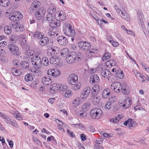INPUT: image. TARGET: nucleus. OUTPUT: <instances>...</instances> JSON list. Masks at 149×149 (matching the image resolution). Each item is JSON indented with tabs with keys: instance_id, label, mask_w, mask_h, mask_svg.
I'll return each instance as SVG.
<instances>
[{
	"instance_id": "obj_38",
	"label": "nucleus",
	"mask_w": 149,
	"mask_h": 149,
	"mask_svg": "<svg viewBox=\"0 0 149 149\" xmlns=\"http://www.w3.org/2000/svg\"><path fill=\"white\" fill-rule=\"evenodd\" d=\"M73 106L75 107V108L79 105L80 104V99L79 98H76L74 100V101L73 102Z\"/></svg>"
},
{
	"instance_id": "obj_25",
	"label": "nucleus",
	"mask_w": 149,
	"mask_h": 149,
	"mask_svg": "<svg viewBox=\"0 0 149 149\" xmlns=\"http://www.w3.org/2000/svg\"><path fill=\"white\" fill-rule=\"evenodd\" d=\"M10 4L9 0H0V5L3 7H6Z\"/></svg>"
},
{
	"instance_id": "obj_5",
	"label": "nucleus",
	"mask_w": 149,
	"mask_h": 149,
	"mask_svg": "<svg viewBox=\"0 0 149 149\" xmlns=\"http://www.w3.org/2000/svg\"><path fill=\"white\" fill-rule=\"evenodd\" d=\"M46 12L45 8L41 7L38 9L35 13V16L38 20H40L44 18Z\"/></svg>"
},
{
	"instance_id": "obj_39",
	"label": "nucleus",
	"mask_w": 149,
	"mask_h": 149,
	"mask_svg": "<svg viewBox=\"0 0 149 149\" xmlns=\"http://www.w3.org/2000/svg\"><path fill=\"white\" fill-rule=\"evenodd\" d=\"M48 13H50L51 14H54L56 11V7L55 6H53L52 7H50L47 10Z\"/></svg>"
},
{
	"instance_id": "obj_10",
	"label": "nucleus",
	"mask_w": 149,
	"mask_h": 149,
	"mask_svg": "<svg viewBox=\"0 0 149 149\" xmlns=\"http://www.w3.org/2000/svg\"><path fill=\"white\" fill-rule=\"evenodd\" d=\"M13 29H14L15 32L21 33L23 31L24 29V26L17 22L15 23L12 25Z\"/></svg>"
},
{
	"instance_id": "obj_2",
	"label": "nucleus",
	"mask_w": 149,
	"mask_h": 149,
	"mask_svg": "<svg viewBox=\"0 0 149 149\" xmlns=\"http://www.w3.org/2000/svg\"><path fill=\"white\" fill-rule=\"evenodd\" d=\"M42 56L39 55L34 56L31 59V62L33 67L36 68H40L42 66Z\"/></svg>"
},
{
	"instance_id": "obj_45",
	"label": "nucleus",
	"mask_w": 149,
	"mask_h": 149,
	"mask_svg": "<svg viewBox=\"0 0 149 149\" xmlns=\"http://www.w3.org/2000/svg\"><path fill=\"white\" fill-rule=\"evenodd\" d=\"M60 74L59 70L54 69L53 73L52 74V77H56L59 76Z\"/></svg>"
},
{
	"instance_id": "obj_37",
	"label": "nucleus",
	"mask_w": 149,
	"mask_h": 149,
	"mask_svg": "<svg viewBox=\"0 0 149 149\" xmlns=\"http://www.w3.org/2000/svg\"><path fill=\"white\" fill-rule=\"evenodd\" d=\"M15 17L17 21L19 20L22 19L23 17L22 14L19 11H17L14 14Z\"/></svg>"
},
{
	"instance_id": "obj_30",
	"label": "nucleus",
	"mask_w": 149,
	"mask_h": 149,
	"mask_svg": "<svg viewBox=\"0 0 149 149\" xmlns=\"http://www.w3.org/2000/svg\"><path fill=\"white\" fill-rule=\"evenodd\" d=\"M5 33L7 35H9L12 32L11 27L10 26H5L4 28Z\"/></svg>"
},
{
	"instance_id": "obj_21",
	"label": "nucleus",
	"mask_w": 149,
	"mask_h": 149,
	"mask_svg": "<svg viewBox=\"0 0 149 149\" xmlns=\"http://www.w3.org/2000/svg\"><path fill=\"white\" fill-rule=\"evenodd\" d=\"M42 81L43 84L48 86L51 84L52 81L51 77H45L42 79Z\"/></svg>"
},
{
	"instance_id": "obj_22",
	"label": "nucleus",
	"mask_w": 149,
	"mask_h": 149,
	"mask_svg": "<svg viewBox=\"0 0 149 149\" xmlns=\"http://www.w3.org/2000/svg\"><path fill=\"white\" fill-rule=\"evenodd\" d=\"M57 48V47H53L47 50V53L48 55H50L51 56H54L57 54V52L56 50V49Z\"/></svg>"
},
{
	"instance_id": "obj_36",
	"label": "nucleus",
	"mask_w": 149,
	"mask_h": 149,
	"mask_svg": "<svg viewBox=\"0 0 149 149\" xmlns=\"http://www.w3.org/2000/svg\"><path fill=\"white\" fill-rule=\"evenodd\" d=\"M93 99L92 100V102L93 104L96 105L98 104L100 101V97L99 96H93Z\"/></svg>"
},
{
	"instance_id": "obj_59",
	"label": "nucleus",
	"mask_w": 149,
	"mask_h": 149,
	"mask_svg": "<svg viewBox=\"0 0 149 149\" xmlns=\"http://www.w3.org/2000/svg\"><path fill=\"white\" fill-rule=\"evenodd\" d=\"M13 64L16 67L19 66L20 64V63H19L18 61L16 60H14L13 62Z\"/></svg>"
},
{
	"instance_id": "obj_43",
	"label": "nucleus",
	"mask_w": 149,
	"mask_h": 149,
	"mask_svg": "<svg viewBox=\"0 0 149 149\" xmlns=\"http://www.w3.org/2000/svg\"><path fill=\"white\" fill-rule=\"evenodd\" d=\"M75 59H78V60H80L81 58L83 57L82 54L79 52H77V53L75 52Z\"/></svg>"
},
{
	"instance_id": "obj_17",
	"label": "nucleus",
	"mask_w": 149,
	"mask_h": 149,
	"mask_svg": "<svg viewBox=\"0 0 149 149\" xmlns=\"http://www.w3.org/2000/svg\"><path fill=\"white\" fill-rule=\"evenodd\" d=\"M100 81V78L97 75L94 74L91 76L90 80V82L92 84L95 83H98Z\"/></svg>"
},
{
	"instance_id": "obj_29",
	"label": "nucleus",
	"mask_w": 149,
	"mask_h": 149,
	"mask_svg": "<svg viewBox=\"0 0 149 149\" xmlns=\"http://www.w3.org/2000/svg\"><path fill=\"white\" fill-rule=\"evenodd\" d=\"M48 37H42L40 39V40L39 41V44L41 46H44L46 45V43L48 39Z\"/></svg>"
},
{
	"instance_id": "obj_18",
	"label": "nucleus",
	"mask_w": 149,
	"mask_h": 149,
	"mask_svg": "<svg viewBox=\"0 0 149 149\" xmlns=\"http://www.w3.org/2000/svg\"><path fill=\"white\" fill-rule=\"evenodd\" d=\"M120 91L125 95H128L130 91L129 86L126 84H122Z\"/></svg>"
},
{
	"instance_id": "obj_1",
	"label": "nucleus",
	"mask_w": 149,
	"mask_h": 149,
	"mask_svg": "<svg viewBox=\"0 0 149 149\" xmlns=\"http://www.w3.org/2000/svg\"><path fill=\"white\" fill-rule=\"evenodd\" d=\"M63 31L66 35L71 37H73L75 35V32L73 28L69 24H66L63 27Z\"/></svg>"
},
{
	"instance_id": "obj_40",
	"label": "nucleus",
	"mask_w": 149,
	"mask_h": 149,
	"mask_svg": "<svg viewBox=\"0 0 149 149\" xmlns=\"http://www.w3.org/2000/svg\"><path fill=\"white\" fill-rule=\"evenodd\" d=\"M54 16L52 14L50 13H48L46 15V18L47 21L49 22L51 21L52 20L54 19Z\"/></svg>"
},
{
	"instance_id": "obj_42",
	"label": "nucleus",
	"mask_w": 149,
	"mask_h": 149,
	"mask_svg": "<svg viewBox=\"0 0 149 149\" xmlns=\"http://www.w3.org/2000/svg\"><path fill=\"white\" fill-rule=\"evenodd\" d=\"M115 75L116 77L120 79H122L123 77V73L122 70L120 71H118V72H116L115 74Z\"/></svg>"
},
{
	"instance_id": "obj_15",
	"label": "nucleus",
	"mask_w": 149,
	"mask_h": 149,
	"mask_svg": "<svg viewBox=\"0 0 149 149\" xmlns=\"http://www.w3.org/2000/svg\"><path fill=\"white\" fill-rule=\"evenodd\" d=\"M75 52H72L67 57L66 60L68 63L71 64L74 63L75 61Z\"/></svg>"
},
{
	"instance_id": "obj_28",
	"label": "nucleus",
	"mask_w": 149,
	"mask_h": 149,
	"mask_svg": "<svg viewBox=\"0 0 149 149\" xmlns=\"http://www.w3.org/2000/svg\"><path fill=\"white\" fill-rule=\"evenodd\" d=\"M20 65L22 68L23 69H26L29 68V64L28 62L25 61H22L20 63Z\"/></svg>"
},
{
	"instance_id": "obj_32",
	"label": "nucleus",
	"mask_w": 149,
	"mask_h": 149,
	"mask_svg": "<svg viewBox=\"0 0 149 149\" xmlns=\"http://www.w3.org/2000/svg\"><path fill=\"white\" fill-rule=\"evenodd\" d=\"M106 65L109 68H111V67L114 66L116 65V63L113 60H109L108 61H107L106 63Z\"/></svg>"
},
{
	"instance_id": "obj_26",
	"label": "nucleus",
	"mask_w": 149,
	"mask_h": 149,
	"mask_svg": "<svg viewBox=\"0 0 149 149\" xmlns=\"http://www.w3.org/2000/svg\"><path fill=\"white\" fill-rule=\"evenodd\" d=\"M44 36L43 33H42L41 32L39 31H36L33 34V36L35 38H37L38 39H40L42 37H43Z\"/></svg>"
},
{
	"instance_id": "obj_58",
	"label": "nucleus",
	"mask_w": 149,
	"mask_h": 149,
	"mask_svg": "<svg viewBox=\"0 0 149 149\" xmlns=\"http://www.w3.org/2000/svg\"><path fill=\"white\" fill-rule=\"evenodd\" d=\"M112 103H111V102L109 101L107 102L105 105V108H107L108 109H109L111 107Z\"/></svg>"
},
{
	"instance_id": "obj_11",
	"label": "nucleus",
	"mask_w": 149,
	"mask_h": 149,
	"mask_svg": "<svg viewBox=\"0 0 149 149\" xmlns=\"http://www.w3.org/2000/svg\"><path fill=\"white\" fill-rule=\"evenodd\" d=\"M54 16L56 19L60 21V22L64 20L66 17L65 13L62 11L56 12Z\"/></svg>"
},
{
	"instance_id": "obj_13",
	"label": "nucleus",
	"mask_w": 149,
	"mask_h": 149,
	"mask_svg": "<svg viewBox=\"0 0 149 149\" xmlns=\"http://www.w3.org/2000/svg\"><path fill=\"white\" fill-rule=\"evenodd\" d=\"M58 29L57 27L50 28L49 30V32L48 33V35L52 38H54L58 36Z\"/></svg>"
},
{
	"instance_id": "obj_54",
	"label": "nucleus",
	"mask_w": 149,
	"mask_h": 149,
	"mask_svg": "<svg viewBox=\"0 0 149 149\" xmlns=\"http://www.w3.org/2000/svg\"><path fill=\"white\" fill-rule=\"evenodd\" d=\"M54 69L49 70L47 72V73L48 77H52V74L53 73Z\"/></svg>"
},
{
	"instance_id": "obj_33",
	"label": "nucleus",
	"mask_w": 149,
	"mask_h": 149,
	"mask_svg": "<svg viewBox=\"0 0 149 149\" xmlns=\"http://www.w3.org/2000/svg\"><path fill=\"white\" fill-rule=\"evenodd\" d=\"M72 94V91L70 90H66L62 93V95L66 97H69L71 96Z\"/></svg>"
},
{
	"instance_id": "obj_48",
	"label": "nucleus",
	"mask_w": 149,
	"mask_h": 149,
	"mask_svg": "<svg viewBox=\"0 0 149 149\" xmlns=\"http://www.w3.org/2000/svg\"><path fill=\"white\" fill-rule=\"evenodd\" d=\"M110 53H105L102 57V60L103 61H105L107 59L110 58Z\"/></svg>"
},
{
	"instance_id": "obj_34",
	"label": "nucleus",
	"mask_w": 149,
	"mask_h": 149,
	"mask_svg": "<svg viewBox=\"0 0 149 149\" xmlns=\"http://www.w3.org/2000/svg\"><path fill=\"white\" fill-rule=\"evenodd\" d=\"M49 61L51 63L54 64L58 62L59 60L57 57H55V58L54 57H52L50 58Z\"/></svg>"
},
{
	"instance_id": "obj_51",
	"label": "nucleus",
	"mask_w": 149,
	"mask_h": 149,
	"mask_svg": "<svg viewBox=\"0 0 149 149\" xmlns=\"http://www.w3.org/2000/svg\"><path fill=\"white\" fill-rule=\"evenodd\" d=\"M33 141L34 142L37 144L38 145L40 146H42V143L37 138L35 137L33 138Z\"/></svg>"
},
{
	"instance_id": "obj_3",
	"label": "nucleus",
	"mask_w": 149,
	"mask_h": 149,
	"mask_svg": "<svg viewBox=\"0 0 149 149\" xmlns=\"http://www.w3.org/2000/svg\"><path fill=\"white\" fill-rule=\"evenodd\" d=\"M68 88V87L65 85H57L56 84H54L51 86L49 91L52 93H53L56 90H60L63 92L67 90Z\"/></svg>"
},
{
	"instance_id": "obj_47",
	"label": "nucleus",
	"mask_w": 149,
	"mask_h": 149,
	"mask_svg": "<svg viewBox=\"0 0 149 149\" xmlns=\"http://www.w3.org/2000/svg\"><path fill=\"white\" fill-rule=\"evenodd\" d=\"M72 88L75 90H79L81 86V84L80 83H77Z\"/></svg>"
},
{
	"instance_id": "obj_8",
	"label": "nucleus",
	"mask_w": 149,
	"mask_h": 149,
	"mask_svg": "<svg viewBox=\"0 0 149 149\" xmlns=\"http://www.w3.org/2000/svg\"><path fill=\"white\" fill-rule=\"evenodd\" d=\"M40 2L37 1H34L31 4L29 10V12L32 13L40 7Z\"/></svg>"
},
{
	"instance_id": "obj_4",
	"label": "nucleus",
	"mask_w": 149,
	"mask_h": 149,
	"mask_svg": "<svg viewBox=\"0 0 149 149\" xmlns=\"http://www.w3.org/2000/svg\"><path fill=\"white\" fill-rule=\"evenodd\" d=\"M102 115V111L99 108H94L91 110L90 112V116L93 119H99Z\"/></svg>"
},
{
	"instance_id": "obj_31",
	"label": "nucleus",
	"mask_w": 149,
	"mask_h": 149,
	"mask_svg": "<svg viewBox=\"0 0 149 149\" xmlns=\"http://www.w3.org/2000/svg\"><path fill=\"white\" fill-rule=\"evenodd\" d=\"M69 50L67 48H64L62 49L61 52V55L62 57L66 56L69 53Z\"/></svg>"
},
{
	"instance_id": "obj_57",
	"label": "nucleus",
	"mask_w": 149,
	"mask_h": 149,
	"mask_svg": "<svg viewBox=\"0 0 149 149\" xmlns=\"http://www.w3.org/2000/svg\"><path fill=\"white\" fill-rule=\"evenodd\" d=\"M15 117L17 118L18 120H22V117L20 116L19 114H17L16 113H13Z\"/></svg>"
},
{
	"instance_id": "obj_56",
	"label": "nucleus",
	"mask_w": 149,
	"mask_h": 149,
	"mask_svg": "<svg viewBox=\"0 0 149 149\" xmlns=\"http://www.w3.org/2000/svg\"><path fill=\"white\" fill-rule=\"evenodd\" d=\"M125 101L124 102H125V103L126 104V105H128L129 106L131 104V102L130 98H128L127 99L126 98V99L125 98Z\"/></svg>"
},
{
	"instance_id": "obj_64",
	"label": "nucleus",
	"mask_w": 149,
	"mask_h": 149,
	"mask_svg": "<svg viewBox=\"0 0 149 149\" xmlns=\"http://www.w3.org/2000/svg\"><path fill=\"white\" fill-rule=\"evenodd\" d=\"M115 96H111V97L109 98V101L111 103H114L115 102Z\"/></svg>"
},
{
	"instance_id": "obj_9",
	"label": "nucleus",
	"mask_w": 149,
	"mask_h": 149,
	"mask_svg": "<svg viewBox=\"0 0 149 149\" xmlns=\"http://www.w3.org/2000/svg\"><path fill=\"white\" fill-rule=\"evenodd\" d=\"M78 46L81 50L86 51L89 49L91 47L89 43L83 41H80L78 43Z\"/></svg>"
},
{
	"instance_id": "obj_23",
	"label": "nucleus",
	"mask_w": 149,
	"mask_h": 149,
	"mask_svg": "<svg viewBox=\"0 0 149 149\" xmlns=\"http://www.w3.org/2000/svg\"><path fill=\"white\" fill-rule=\"evenodd\" d=\"M39 68L38 69H32L31 68L29 69V70L34 73L35 75L37 76H40L42 74V72L41 71L39 70Z\"/></svg>"
},
{
	"instance_id": "obj_19",
	"label": "nucleus",
	"mask_w": 149,
	"mask_h": 149,
	"mask_svg": "<svg viewBox=\"0 0 149 149\" xmlns=\"http://www.w3.org/2000/svg\"><path fill=\"white\" fill-rule=\"evenodd\" d=\"M49 26L51 28H54V27H57L59 26L60 25V21L58 20H56L54 19L51 21L49 22Z\"/></svg>"
},
{
	"instance_id": "obj_24",
	"label": "nucleus",
	"mask_w": 149,
	"mask_h": 149,
	"mask_svg": "<svg viewBox=\"0 0 149 149\" xmlns=\"http://www.w3.org/2000/svg\"><path fill=\"white\" fill-rule=\"evenodd\" d=\"M110 73V72L108 70L104 69L102 70H101V75L105 78H108L109 75Z\"/></svg>"
},
{
	"instance_id": "obj_53",
	"label": "nucleus",
	"mask_w": 149,
	"mask_h": 149,
	"mask_svg": "<svg viewBox=\"0 0 149 149\" xmlns=\"http://www.w3.org/2000/svg\"><path fill=\"white\" fill-rule=\"evenodd\" d=\"M136 125V123L134 122L133 120L130 121V122L129 123V128H131L132 127H135Z\"/></svg>"
},
{
	"instance_id": "obj_60",
	"label": "nucleus",
	"mask_w": 149,
	"mask_h": 149,
	"mask_svg": "<svg viewBox=\"0 0 149 149\" xmlns=\"http://www.w3.org/2000/svg\"><path fill=\"white\" fill-rule=\"evenodd\" d=\"M9 19L10 20L13 22H15L17 21L14 14L13 15H11L10 17H9Z\"/></svg>"
},
{
	"instance_id": "obj_14",
	"label": "nucleus",
	"mask_w": 149,
	"mask_h": 149,
	"mask_svg": "<svg viewBox=\"0 0 149 149\" xmlns=\"http://www.w3.org/2000/svg\"><path fill=\"white\" fill-rule=\"evenodd\" d=\"M57 41L58 43L61 45L65 46L68 43V41L67 38L65 36H60L57 38Z\"/></svg>"
},
{
	"instance_id": "obj_50",
	"label": "nucleus",
	"mask_w": 149,
	"mask_h": 149,
	"mask_svg": "<svg viewBox=\"0 0 149 149\" xmlns=\"http://www.w3.org/2000/svg\"><path fill=\"white\" fill-rule=\"evenodd\" d=\"M89 52L91 54V55H94L97 54L98 52V50L95 49H91L89 51Z\"/></svg>"
},
{
	"instance_id": "obj_55",
	"label": "nucleus",
	"mask_w": 149,
	"mask_h": 149,
	"mask_svg": "<svg viewBox=\"0 0 149 149\" xmlns=\"http://www.w3.org/2000/svg\"><path fill=\"white\" fill-rule=\"evenodd\" d=\"M12 73L15 76H17L18 74V73H19L18 72V73L17 70L15 68H13L11 71Z\"/></svg>"
},
{
	"instance_id": "obj_44",
	"label": "nucleus",
	"mask_w": 149,
	"mask_h": 149,
	"mask_svg": "<svg viewBox=\"0 0 149 149\" xmlns=\"http://www.w3.org/2000/svg\"><path fill=\"white\" fill-rule=\"evenodd\" d=\"M90 104L88 102L85 103L82 106V108L84 110L83 111H86L88 110L90 108Z\"/></svg>"
},
{
	"instance_id": "obj_7",
	"label": "nucleus",
	"mask_w": 149,
	"mask_h": 149,
	"mask_svg": "<svg viewBox=\"0 0 149 149\" xmlns=\"http://www.w3.org/2000/svg\"><path fill=\"white\" fill-rule=\"evenodd\" d=\"M78 79V77L77 75L73 74L68 76L67 80L70 85H74L77 83Z\"/></svg>"
},
{
	"instance_id": "obj_62",
	"label": "nucleus",
	"mask_w": 149,
	"mask_h": 149,
	"mask_svg": "<svg viewBox=\"0 0 149 149\" xmlns=\"http://www.w3.org/2000/svg\"><path fill=\"white\" fill-rule=\"evenodd\" d=\"M67 133L68 134V135H69L70 136L74 137V133L71 132L70 130H67Z\"/></svg>"
},
{
	"instance_id": "obj_27",
	"label": "nucleus",
	"mask_w": 149,
	"mask_h": 149,
	"mask_svg": "<svg viewBox=\"0 0 149 149\" xmlns=\"http://www.w3.org/2000/svg\"><path fill=\"white\" fill-rule=\"evenodd\" d=\"M110 94V92L108 89H105L102 92V95L104 98H108Z\"/></svg>"
},
{
	"instance_id": "obj_6",
	"label": "nucleus",
	"mask_w": 149,
	"mask_h": 149,
	"mask_svg": "<svg viewBox=\"0 0 149 149\" xmlns=\"http://www.w3.org/2000/svg\"><path fill=\"white\" fill-rule=\"evenodd\" d=\"M10 53L15 56L19 55L20 52L19 48L16 45L14 44H10L8 46Z\"/></svg>"
},
{
	"instance_id": "obj_49",
	"label": "nucleus",
	"mask_w": 149,
	"mask_h": 149,
	"mask_svg": "<svg viewBox=\"0 0 149 149\" xmlns=\"http://www.w3.org/2000/svg\"><path fill=\"white\" fill-rule=\"evenodd\" d=\"M47 39V40H46L47 42L46 45H47L49 46H52L53 43V40L52 38H48Z\"/></svg>"
},
{
	"instance_id": "obj_52",
	"label": "nucleus",
	"mask_w": 149,
	"mask_h": 149,
	"mask_svg": "<svg viewBox=\"0 0 149 149\" xmlns=\"http://www.w3.org/2000/svg\"><path fill=\"white\" fill-rule=\"evenodd\" d=\"M26 39H20L19 40V42H20L21 46L22 47H23L24 45H26Z\"/></svg>"
},
{
	"instance_id": "obj_20",
	"label": "nucleus",
	"mask_w": 149,
	"mask_h": 149,
	"mask_svg": "<svg viewBox=\"0 0 149 149\" xmlns=\"http://www.w3.org/2000/svg\"><path fill=\"white\" fill-rule=\"evenodd\" d=\"M100 90V88L99 85H95L91 90V93L92 96L96 95L98 93Z\"/></svg>"
},
{
	"instance_id": "obj_41",
	"label": "nucleus",
	"mask_w": 149,
	"mask_h": 149,
	"mask_svg": "<svg viewBox=\"0 0 149 149\" xmlns=\"http://www.w3.org/2000/svg\"><path fill=\"white\" fill-rule=\"evenodd\" d=\"M25 80L26 81H31L33 80V76L30 74H27L25 77Z\"/></svg>"
},
{
	"instance_id": "obj_16",
	"label": "nucleus",
	"mask_w": 149,
	"mask_h": 149,
	"mask_svg": "<svg viewBox=\"0 0 149 149\" xmlns=\"http://www.w3.org/2000/svg\"><path fill=\"white\" fill-rule=\"evenodd\" d=\"M91 89V88L89 87H87L85 88L81 94V98L82 99L86 98L88 95Z\"/></svg>"
},
{
	"instance_id": "obj_63",
	"label": "nucleus",
	"mask_w": 149,
	"mask_h": 149,
	"mask_svg": "<svg viewBox=\"0 0 149 149\" xmlns=\"http://www.w3.org/2000/svg\"><path fill=\"white\" fill-rule=\"evenodd\" d=\"M10 124L12 126L15 127L16 128L18 127V125L15 121H14V122H11Z\"/></svg>"
},
{
	"instance_id": "obj_61",
	"label": "nucleus",
	"mask_w": 149,
	"mask_h": 149,
	"mask_svg": "<svg viewBox=\"0 0 149 149\" xmlns=\"http://www.w3.org/2000/svg\"><path fill=\"white\" fill-rule=\"evenodd\" d=\"M134 73L136 77L137 78H138L139 77L140 78L142 76L141 73H140L138 71H136L134 72Z\"/></svg>"
},
{
	"instance_id": "obj_12",
	"label": "nucleus",
	"mask_w": 149,
	"mask_h": 149,
	"mask_svg": "<svg viewBox=\"0 0 149 149\" xmlns=\"http://www.w3.org/2000/svg\"><path fill=\"white\" fill-rule=\"evenodd\" d=\"M122 85V84L119 82H115L111 84V88L115 92L118 93L121 91Z\"/></svg>"
},
{
	"instance_id": "obj_46",
	"label": "nucleus",
	"mask_w": 149,
	"mask_h": 149,
	"mask_svg": "<svg viewBox=\"0 0 149 149\" xmlns=\"http://www.w3.org/2000/svg\"><path fill=\"white\" fill-rule=\"evenodd\" d=\"M3 119H4L6 122L9 124H10L11 121V120L5 114Z\"/></svg>"
},
{
	"instance_id": "obj_35",
	"label": "nucleus",
	"mask_w": 149,
	"mask_h": 149,
	"mask_svg": "<svg viewBox=\"0 0 149 149\" xmlns=\"http://www.w3.org/2000/svg\"><path fill=\"white\" fill-rule=\"evenodd\" d=\"M42 64L46 66H47L49 64V61L48 58L46 57L42 56Z\"/></svg>"
}]
</instances>
